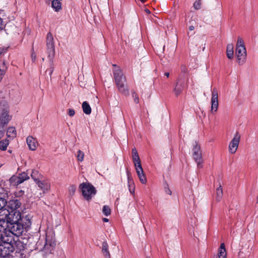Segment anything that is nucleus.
<instances>
[{"instance_id":"obj_1","label":"nucleus","mask_w":258,"mask_h":258,"mask_svg":"<svg viewBox=\"0 0 258 258\" xmlns=\"http://www.w3.org/2000/svg\"><path fill=\"white\" fill-rule=\"evenodd\" d=\"M114 69L113 70V78L115 84L120 93L125 96L129 95V91L126 85V77L123 74L122 70L116 64H112Z\"/></svg>"},{"instance_id":"obj_2","label":"nucleus","mask_w":258,"mask_h":258,"mask_svg":"<svg viewBox=\"0 0 258 258\" xmlns=\"http://www.w3.org/2000/svg\"><path fill=\"white\" fill-rule=\"evenodd\" d=\"M31 225V220L26 216L18 222L9 224V230L13 235L19 237L22 235L24 231H27Z\"/></svg>"},{"instance_id":"obj_3","label":"nucleus","mask_w":258,"mask_h":258,"mask_svg":"<svg viewBox=\"0 0 258 258\" xmlns=\"http://www.w3.org/2000/svg\"><path fill=\"white\" fill-rule=\"evenodd\" d=\"M12 239H5L4 237L3 241L0 243V258H12L13 255L12 253L13 252L14 248L11 243Z\"/></svg>"},{"instance_id":"obj_4","label":"nucleus","mask_w":258,"mask_h":258,"mask_svg":"<svg viewBox=\"0 0 258 258\" xmlns=\"http://www.w3.org/2000/svg\"><path fill=\"white\" fill-rule=\"evenodd\" d=\"M56 246L55 234L52 231L46 233L45 244L41 249L46 253H51Z\"/></svg>"},{"instance_id":"obj_5","label":"nucleus","mask_w":258,"mask_h":258,"mask_svg":"<svg viewBox=\"0 0 258 258\" xmlns=\"http://www.w3.org/2000/svg\"><path fill=\"white\" fill-rule=\"evenodd\" d=\"M79 188L82 190L84 198L87 201H90L96 194L95 187L89 182H83L79 185Z\"/></svg>"},{"instance_id":"obj_6","label":"nucleus","mask_w":258,"mask_h":258,"mask_svg":"<svg viewBox=\"0 0 258 258\" xmlns=\"http://www.w3.org/2000/svg\"><path fill=\"white\" fill-rule=\"evenodd\" d=\"M236 54L238 58V63L239 64H243L246 59V50L243 40L239 37L237 39Z\"/></svg>"},{"instance_id":"obj_7","label":"nucleus","mask_w":258,"mask_h":258,"mask_svg":"<svg viewBox=\"0 0 258 258\" xmlns=\"http://www.w3.org/2000/svg\"><path fill=\"white\" fill-rule=\"evenodd\" d=\"M12 116L9 114V106L6 102L0 104V124L7 126L11 120Z\"/></svg>"},{"instance_id":"obj_8","label":"nucleus","mask_w":258,"mask_h":258,"mask_svg":"<svg viewBox=\"0 0 258 258\" xmlns=\"http://www.w3.org/2000/svg\"><path fill=\"white\" fill-rule=\"evenodd\" d=\"M46 45L48 59H54L55 55L54 42L53 36L50 32L47 34Z\"/></svg>"},{"instance_id":"obj_9","label":"nucleus","mask_w":258,"mask_h":258,"mask_svg":"<svg viewBox=\"0 0 258 258\" xmlns=\"http://www.w3.org/2000/svg\"><path fill=\"white\" fill-rule=\"evenodd\" d=\"M2 216H5V218L9 224L18 222L22 219L23 217H22L21 213L19 211H8L4 210Z\"/></svg>"},{"instance_id":"obj_10","label":"nucleus","mask_w":258,"mask_h":258,"mask_svg":"<svg viewBox=\"0 0 258 258\" xmlns=\"http://www.w3.org/2000/svg\"><path fill=\"white\" fill-rule=\"evenodd\" d=\"M188 78L183 75H179L174 89V93L176 96H179L182 91L187 86Z\"/></svg>"},{"instance_id":"obj_11","label":"nucleus","mask_w":258,"mask_h":258,"mask_svg":"<svg viewBox=\"0 0 258 258\" xmlns=\"http://www.w3.org/2000/svg\"><path fill=\"white\" fill-rule=\"evenodd\" d=\"M29 179L27 172H23L18 175H13L9 179L11 186L17 187L19 184Z\"/></svg>"},{"instance_id":"obj_12","label":"nucleus","mask_w":258,"mask_h":258,"mask_svg":"<svg viewBox=\"0 0 258 258\" xmlns=\"http://www.w3.org/2000/svg\"><path fill=\"white\" fill-rule=\"evenodd\" d=\"M192 157L195 161L197 163L198 167L202 168L203 163L202 154L201 147L198 145L197 142H195L193 145Z\"/></svg>"},{"instance_id":"obj_13","label":"nucleus","mask_w":258,"mask_h":258,"mask_svg":"<svg viewBox=\"0 0 258 258\" xmlns=\"http://www.w3.org/2000/svg\"><path fill=\"white\" fill-rule=\"evenodd\" d=\"M240 140V135L238 132H236L233 138L232 139L229 145V151L231 154H234L237 151Z\"/></svg>"},{"instance_id":"obj_14","label":"nucleus","mask_w":258,"mask_h":258,"mask_svg":"<svg viewBox=\"0 0 258 258\" xmlns=\"http://www.w3.org/2000/svg\"><path fill=\"white\" fill-rule=\"evenodd\" d=\"M218 92L216 88H214L212 91L211 109L212 113L217 112L218 108Z\"/></svg>"},{"instance_id":"obj_15","label":"nucleus","mask_w":258,"mask_h":258,"mask_svg":"<svg viewBox=\"0 0 258 258\" xmlns=\"http://www.w3.org/2000/svg\"><path fill=\"white\" fill-rule=\"evenodd\" d=\"M135 167L138 176L141 182L143 184H145L147 182V178L143 171V169L142 167V165L139 164L137 165H136V166H135Z\"/></svg>"},{"instance_id":"obj_16","label":"nucleus","mask_w":258,"mask_h":258,"mask_svg":"<svg viewBox=\"0 0 258 258\" xmlns=\"http://www.w3.org/2000/svg\"><path fill=\"white\" fill-rule=\"evenodd\" d=\"M38 186L43 191V193L48 192L50 188V182L48 179L38 180L36 182Z\"/></svg>"},{"instance_id":"obj_17","label":"nucleus","mask_w":258,"mask_h":258,"mask_svg":"<svg viewBox=\"0 0 258 258\" xmlns=\"http://www.w3.org/2000/svg\"><path fill=\"white\" fill-rule=\"evenodd\" d=\"M21 204L19 200L17 199L10 200L8 203L7 208H6V210L8 211H19L18 209L20 207Z\"/></svg>"},{"instance_id":"obj_18","label":"nucleus","mask_w":258,"mask_h":258,"mask_svg":"<svg viewBox=\"0 0 258 258\" xmlns=\"http://www.w3.org/2000/svg\"><path fill=\"white\" fill-rule=\"evenodd\" d=\"M27 144L29 149L32 151H35L38 146V142L32 136H28L26 139Z\"/></svg>"},{"instance_id":"obj_19","label":"nucleus","mask_w":258,"mask_h":258,"mask_svg":"<svg viewBox=\"0 0 258 258\" xmlns=\"http://www.w3.org/2000/svg\"><path fill=\"white\" fill-rule=\"evenodd\" d=\"M127 176L128 190L131 194H134L135 190V185L134 184L133 178L128 171H127Z\"/></svg>"},{"instance_id":"obj_20","label":"nucleus","mask_w":258,"mask_h":258,"mask_svg":"<svg viewBox=\"0 0 258 258\" xmlns=\"http://www.w3.org/2000/svg\"><path fill=\"white\" fill-rule=\"evenodd\" d=\"M9 223L7 221L5 216H0V230H2V236H3V233L6 228L9 229Z\"/></svg>"},{"instance_id":"obj_21","label":"nucleus","mask_w":258,"mask_h":258,"mask_svg":"<svg viewBox=\"0 0 258 258\" xmlns=\"http://www.w3.org/2000/svg\"><path fill=\"white\" fill-rule=\"evenodd\" d=\"M227 252L224 243L221 244L220 246L218 249V254L216 258H226Z\"/></svg>"},{"instance_id":"obj_22","label":"nucleus","mask_w":258,"mask_h":258,"mask_svg":"<svg viewBox=\"0 0 258 258\" xmlns=\"http://www.w3.org/2000/svg\"><path fill=\"white\" fill-rule=\"evenodd\" d=\"M54 59H48V65L49 68L45 71V74H48L50 80H51V75L53 72L54 69Z\"/></svg>"},{"instance_id":"obj_23","label":"nucleus","mask_w":258,"mask_h":258,"mask_svg":"<svg viewBox=\"0 0 258 258\" xmlns=\"http://www.w3.org/2000/svg\"><path fill=\"white\" fill-rule=\"evenodd\" d=\"M108 245L106 241H103L102 244V252L105 258H110V254L108 249Z\"/></svg>"},{"instance_id":"obj_24","label":"nucleus","mask_w":258,"mask_h":258,"mask_svg":"<svg viewBox=\"0 0 258 258\" xmlns=\"http://www.w3.org/2000/svg\"><path fill=\"white\" fill-rule=\"evenodd\" d=\"M51 7L55 12H58L61 9V3L59 0H52Z\"/></svg>"},{"instance_id":"obj_25","label":"nucleus","mask_w":258,"mask_h":258,"mask_svg":"<svg viewBox=\"0 0 258 258\" xmlns=\"http://www.w3.org/2000/svg\"><path fill=\"white\" fill-rule=\"evenodd\" d=\"M82 109L84 113L89 115L91 113V108L87 101H84L82 103Z\"/></svg>"},{"instance_id":"obj_26","label":"nucleus","mask_w":258,"mask_h":258,"mask_svg":"<svg viewBox=\"0 0 258 258\" xmlns=\"http://www.w3.org/2000/svg\"><path fill=\"white\" fill-rule=\"evenodd\" d=\"M226 54L229 59H232L233 57V45L232 44H228L226 48Z\"/></svg>"},{"instance_id":"obj_27","label":"nucleus","mask_w":258,"mask_h":258,"mask_svg":"<svg viewBox=\"0 0 258 258\" xmlns=\"http://www.w3.org/2000/svg\"><path fill=\"white\" fill-rule=\"evenodd\" d=\"M7 204V202L5 198H0V216L3 215L4 210H6V206Z\"/></svg>"},{"instance_id":"obj_28","label":"nucleus","mask_w":258,"mask_h":258,"mask_svg":"<svg viewBox=\"0 0 258 258\" xmlns=\"http://www.w3.org/2000/svg\"><path fill=\"white\" fill-rule=\"evenodd\" d=\"M7 136L9 138H14L16 136V131L14 127H9L7 129Z\"/></svg>"},{"instance_id":"obj_29","label":"nucleus","mask_w":258,"mask_h":258,"mask_svg":"<svg viewBox=\"0 0 258 258\" xmlns=\"http://www.w3.org/2000/svg\"><path fill=\"white\" fill-rule=\"evenodd\" d=\"M223 197V190L221 185L216 189V201L219 202Z\"/></svg>"},{"instance_id":"obj_30","label":"nucleus","mask_w":258,"mask_h":258,"mask_svg":"<svg viewBox=\"0 0 258 258\" xmlns=\"http://www.w3.org/2000/svg\"><path fill=\"white\" fill-rule=\"evenodd\" d=\"M9 142L7 139H5L0 141V150L2 151L6 150Z\"/></svg>"},{"instance_id":"obj_31","label":"nucleus","mask_w":258,"mask_h":258,"mask_svg":"<svg viewBox=\"0 0 258 258\" xmlns=\"http://www.w3.org/2000/svg\"><path fill=\"white\" fill-rule=\"evenodd\" d=\"M133 161L134 164V166L136 165H141V162L138 153L132 154Z\"/></svg>"},{"instance_id":"obj_32","label":"nucleus","mask_w":258,"mask_h":258,"mask_svg":"<svg viewBox=\"0 0 258 258\" xmlns=\"http://www.w3.org/2000/svg\"><path fill=\"white\" fill-rule=\"evenodd\" d=\"M7 51V48L4 47H0V61H2L5 64L4 56Z\"/></svg>"},{"instance_id":"obj_33","label":"nucleus","mask_w":258,"mask_h":258,"mask_svg":"<svg viewBox=\"0 0 258 258\" xmlns=\"http://www.w3.org/2000/svg\"><path fill=\"white\" fill-rule=\"evenodd\" d=\"M38 174L39 173L37 170H34L31 172V176L32 178L33 179V180L36 182V183L38 180H39L38 178Z\"/></svg>"},{"instance_id":"obj_34","label":"nucleus","mask_w":258,"mask_h":258,"mask_svg":"<svg viewBox=\"0 0 258 258\" xmlns=\"http://www.w3.org/2000/svg\"><path fill=\"white\" fill-rule=\"evenodd\" d=\"M102 212L104 215L108 216L111 213V209L108 206L105 205L103 207Z\"/></svg>"},{"instance_id":"obj_35","label":"nucleus","mask_w":258,"mask_h":258,"mask_svg":"<svg viewBox=\"0 0 258 258\" xmlns=\"http://www.w3.org/2000/svg\"><path fill=\"white\" fill-rule=\"evenodd\" d=\"M201 1L202 0H196L193 5V7L195 10H198L201 9L202 5Z\"/></svg>"},{"instance_id":"obj_36","label":"nucleus","mask_w":258,"mask_h":258,"mask_svg":"<svg viewBox=\"0 0 258 258\" xmlns=\"http://www.w3.org/2000/svg\"><path fill=\"white\" fill-rule=\"evenodd\" d=\"M76 190V186L74 185H71L69 187V193L71 196H73Z\"/></svg>"},{"instance_id":"obj_37","label":"nucleus","mask_w":258,"mask_h":258,"mask_svg":"<svg viewBox=\"0 0 258 258\" xmlns=\"http://www.w3.org/2000/svg\"><path fill=\"white\" fill-rule=\"evenodd\" d=\"M84 153L81 151V150H79L78 151V154H77V159L79 161H83L84 160Z\"/></svg>"},{"instance_id":"obj_38","label":"nucleus","mask_w":258,"mask_h":258,"mask_svg":"<svg viewBox=\"0 0 258 258\" xmlns=\"http://www.w3.org/2000/svg\"><path fill=\"white\" fill-rule=\"evenodd\" d=\"M6 126L2 125L0 124V139H2L5 135L6 132Z\"/></svg>"},{"instance_id":"obj_39","label":"nucleus","mask_w":258,"mask_h":258,"mask_svg":"<svg viewBox=\"0 0 258 258\" xmlns=\"http://www.w3.org/2000/svg\"><path fill=\"white\" fill-rule=\"evenodd\" d=\"M181 74L180 75H183L185 76V74L188 72V69L185 65H181L180 67Z\"/></svg>"},{"instance_id":"obj_40","label":"nucleus","mask_w":258,"mask_h":258,"mask_svg":"<svg viewBox=\"0 0 258 258\" xmlns=\"http://www.w3.org/2000/svg\"><path fill=\"white\" fill-rule=\"evenodd\" d=\"M132 96L134 98V102L136 103H138L139 102V99L137 94L135 92H133L132 93Z\"/></svg>"},{"instance_id":"obj_41","label":"nucleus","mask_w":258,"mask_h":258,"mask_svg":"<svg viewBox=\"0 0 258 258\" xmlns=\"http://www.w3.org/2000/svg\"><path fill=\"white\" fill-rule=\"evenodd\" d=\"M164 190H165V192L168 194V195H171V194H172V192L171 191V190L169 189V186L168 185V184H166L165 185H164Z\"/></svg>"},{"instance_id":"obj_42","label":"nucleus","mask_w":258,"mask_h":258,"mask_svg":"<svg viewBox=\"0 0 258 258\" xmlns=\"http://www.w3.org/2000/svg\"><path fill=\"white\" fill-rule=\"evenodd\" d=\"M75 112L73 109L70 108L68 109V114L70 116H73L75 115Z\"/></svg>"},{"instance_id":"obj_43","label":"nucleus","mask_w":258,"mask_h":258,"mask_svg":"<svg viewBox=\"0 0 258 258\" xmlns=\"http://www.w3.org/2000/svg\"><path fill=\"white\" fill-rule=\"evenodd\" d=\"M36 58V55L35 53L34 52V50L33 49V52L31 53V59L33 62H35Z\"/></svg>"},{"instance_id":"obj_44","label":"nucleus","mask_w":258,"mask_h":258,"mask_svg":"<svg viewBox=\"0 0 258 258\" xmlns=\"http://www.w3.org/2000/svg\"><path fill=\"white\" fill-rule=\"evenodd\" d=\"M24 191L22 190H19V191L18 192H16V197L21 196L23 195H24Z\"/></svg>"},{"instance_id":"obj_45","label":"nucleus","mask_w":258,"mask_h":258,"mask_svg":"<svg viewBox=\"0 0 258 258\" xmlns=\"http://www.w3.org/2000/svg\"><path fill=\"white\" fill-rule=\"evenodd\" d=\"M3 20L0 18V29H3V27H4V25L3 24Z\"/></svg>"},{"instance_id":"obj_46","label":"nucleus","mask_w":258,"mask_h":258,"mask_svg":"<svg viewBox=\"0 0 258 258\" xmlns=\"http://www.w3.org/2000/svg\"><path fill=\"white\" fill-rule=\"evenodd\" d=\"M4 236H2V230H0V243L3 241V238H4Z\"/></svg>"},{"instance_id":"obj_47","label":"nucleus","mask_w":258,"mask_h":258,"mask_svg":"<svg viewBox=\"0 0 258 258\" xmlns=\"http://www.w3.org/2000/svg\"><path fill=\"white\" fill-rule=\"evenodd\" d=\"M138 153L136 148L132 149V154Z\"/></svg>"},{"instance_id":"obj_48","label":"nucleus","mask_w":258,"mask_h":258,"mask_svg":"<svg viewBox=\"0 0 258 258\" xmlns=\"http://www.w3.org/2000/svg\"><path fill=\"white\" fill-rule=\"evenodd\" d=\"M194 29H195V27L193 26H190L189 27V29L190 31H192V30H194Z\"/></svg>"},{"instance_id":"obj_49","label":"nucleus","mask_w":258,"mask_h":258,"mask_svg":"<svg viewBox=\"0 0 258 258\" xmlns=\"http://www.w3.org/2000/svg\"><path fill=\"white\" fill-rule=\"evenodd\" d=\"M109 220L107 218H103V221L104 222H108Z\"/></svg>"},{"instance_id":"obj_50","label":"nucleus","mask_w":258,"mask_h":258,"mask_svg":"<svg viewBox=\"0 0 258 258\" xmlns=\"http://www.w3.org/2000/svg\"><path fill=\"white\" fill-rule=\"evenodd\" d=\"M164 75L168 78L169 76V73L168 72H166L165 73Z\"/></svg>"},{"instance_id":"obj_51","label":"nucleus","mask_w":258,"mask_h":258,"mask_svg":"<svg viewBox=\"0 0 258 258\" xmlns=\"http://www.w3.org/2000/svg\"><path fill=\"white\" fill-rule=\"evenodd\" d=\"M145 11L146 12V13H148V14H150V11H149V10H148V9H146V10H145Z\"/></svg>"},{"instance_id":"obj_52","label":"nucleus","mask_w":258,"mask_h":258,"mask_svg":"<svg viewBox=\"0 0 258 258\" xmlns=\"http://www.w3.org/2000/svg\"><path fill=\"white\" fill-rule=\"evenodd\" d=\"M50 1V0H45L46 3H48V2H49Z\"/></svg>"},{"instance_id":"obj_53","label":"nucleus","mask_w":258,"mask_h":258,"mask_svg":"<svg viewBox=\"0 0 258 258\" xmlns=\"http://www.w3.org/2000/svg\"><path fill=\"white\" fill-rule=\"evenodd\" d=\"M147 258H150V257H147Z\"/></svg>"}]
</instances>
